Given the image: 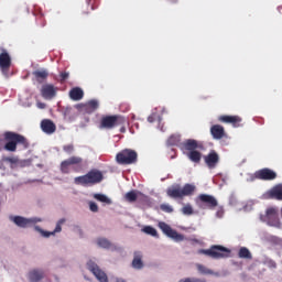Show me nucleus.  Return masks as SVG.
Here are the masks:
<instances>
[{"label":"nucleus","instance_id":"obj_1","mask_svg":"<svg viewBox=\"0 0 282 282\" xmlns=\"http://www.w3.org/2000/svg\"><path fill=\"white\" fill-rule=\"evenodd\" d=\"M4 141L7 142L3 147L4 151L10 153H17V147H22L23 150L30 149V142L28 139L17 132L7 131L3 134Z\"/></svg>","mask_w":282,"mask_h":282},{"label":"nucleus","instance_id":"obj_2","mask_svg":"<svg viewBox=\"0 0 282 282\" xmlns=\"http://www.w3.org/2000/svg\"><path fill=\"white\" fill-rule=\"evenodd\" d=\"M105 180L102 172L97 169L90 170L88 173L82 176H77L74 178L75 184L80 186H96V184H100Z\"/></svg>","mask_w":282,"mask_h":282},{"label":"nucleus","instance_id":"obj_3","mask_svg":"<svg viewBox=\"0 0 282 282\" xmlns=\"http://www.w3.org/2000/svg\"><path fill=\"white\" fill-rule=\"evenodd\" d=\"M83 169H85V164L83 163V158L80 156H70L62 161L59 165L61 173L64 175H69L72 171H74V173H80Z\"/></svg>","mask_w":282,"mask_h":282},{"label":"nucleus","instance_id":"obj_4","mask_svg":"<svg viewBox=\"0 0 282 282\" xmlns=\"http://www.w3.org/2000/svg\"><path fill=\"white\" fill-rule=\"evenodd\" d=\"M198 254H206V257L212 259H228L230 257V249L221 245H214L209 249L198 250Z\"/></svg>","mask_w":282,"mask_h":282},{"label":"nucleus","instance_id":"obj_5","mask_svg":"<svg viewBox=\"0 0 282 282\" xmlns=\"http://www.w3.org/2000/svg\"><path fill=\"white\" fill-rule=\"evenodd\" d=\"M193 193H195V185L188 183L185 184L183 188L174 186L166 191L167 196L172 197V199H182L183 197H188V195H192Z\"/></svg>","mask_w":282,"mask_h":282},{"label":"nucleus","instance_id":"obj_6","mask_svg":"<svg viewBox=\"0 0 282 282\" xmlns=\"http://www.w3.org/2000/svg\"><path fill=\"white\" fill-rule=\"evenodd\" d=\"M261 221L273 228H281V219L279 218V209L276 207H268L265 214L260 215Z\"/></svg>","mask_w":282,"mask_h":282},{"label":"nucleus","instance_id":"obj_7","mask_svg":"<svg viewBox=\"0 0 282 282\" xmlns=\"http://www.w3.org/2000/svg\"><path fill=\"white\" fill-rule=\"evenodd\" d=\"M127 119L120 115L104 116L101 117L99 128L101 129H115V127H121L126 124Z\"/></svg>","mask_w":282,"mask_h":282},{"label":"nucleus","instance_id":"obj_8","mask_svg":"<svg viewBox=\"0 0 282 282\" xmlns=\"http://www.w3.org/2000/svg\"><path fill=\"white\" fill-rule=\"evenodd\" d=\"M116 162L117 164H121L124 166L129 164H135V162H138V152L131 149H124L117 153Z\"/></svg>","mask_w":282,"mask_h":282},{"label":"nucleus","instance_id":"obj_9","mask_svg":"<svg viewBox=\"0 0 282 282\" xmlns=\"http://www.w3.org/2000/svg\"><path fill=\"white\" fill-rule=\"evenodd\" d=\"M196 204L203 210H215L219 206V202L210 194H199L196 198Z\"/></svg>","mask_w":282,"mask_h":282},{"label":"nucleus","instance_id":"obj_10","mask_svg":"<svg viewBox=\"0 0 282 282\" xmlns=\"http://www.w3.org/2000/svg\"><path fill=\"white\" fill-rule=\"evenodd\" d=\"M159 228L162 230L163 235L174 239V241H184V236L175 231L169 224L161 221L159 223Z\"/></svg>","mask_w":282,"mask_h":282},{"label":"nucleus","instance_id":"obj_11","mask_svg":"<svg viewBox=\"0 0 282 282\" xmlns=\"http://www.w3.org/2000/svg\"><path fill=\"white\" fill-rule=\"evenodd\" d=\"M10 219L19 228H30L31 226H34V224L41 221V219L37 218H25L23 216H11Z\"/></svg>","mask_w":282,"mask_h":282},{"label":"nucleus","instance_id":"obj_12","mask_svg":"<svg viewBox=\"0 0 282 282\" xmlns=\"http://www.w3.org/2000/svg\"><path fill=\"white\" fill-rule=\"evenodd\" d=\"M87 268L88 270L96 276V279L100 282H109V278L107 276V273L96 264L94 261H88L87 262Z\"/></svg>","mask_w":282,"mask_h":282},{"label":"nucleus","instance_id":"obj_13","mask_svg":"<svg viewBox=\"0 0 282 282\" xmlns=\"http://www.w3.org/2000/svg\"><path fill=\"white\" fill-rule=\"evenodd\" d=\"M254 177L256 180H261L262 182H272L273 180H276L278 175L273 170L264 167L256 171Z\"/></svg>","mask_w":282,"mask_h":282},{"label":"nucleus","instance_id":"obj_14","mask_svg":"<svg viewBox=\"0 0 282 282\" xmlns=\"http://www.w3.org/2000/svg\"><path fill=\"white\" fill-rule=\"evenodd\" d=\"M56 87L52 84L43 85L41 88V96L44 98V100H52L53 98H56Z\"/></svg>","mask_w":282,"mask_h":282},{"label":"nucleus","instance_id":"obj_15","mask_svg":"<svg viewBox=\"0 0 282 282\" xmlns=\"http://www.w3.org/2000/svg\"><path fill=\"white\" fill-rule=\"evenodd\" d=\"M218 120L219 122H225V124H232V127L238 128L241 127L243 119L239 116L223 115L218 117Z\"/></svg>","mask_w":282,"mask_h":282},{"label":"nucleus","instance_id":"obj_16","mask_svg":"<svg viewBox=\"0 0 282 282\" xmlns=\"http://www.w3.org/2000/svg\"><path fill=\"white\" fill-rule=\"evenodd\" d=\"M180 149L183 152L188 151V153H191L192 151H197V149H199V143L197 142V140L187 139L180 144Z\"/></svg>","mask_w":282,"mask_h":282},{"label":"nucleus","instance_id":"obj_17","mask_svg":"<svg viewBox=\"0 0 282 282\" xmlns=\"http://www.w3.org/2000/svg\"><path fill=\"white\" fill-rule=\"evenodd\" d=\"M76 108L86 111V113H94L98 109V100L91 99L87 104L77 105Z\"/></svg>","mask_w":282,"mask_h":282},{"label":"nucleus","instance_id":"obj_18","mask_svg":"<svg viewBox=\"0 0 282 282\" xmlns=\"http://www.w3.org/2000/svg\"><path fill=\"white\" fill-rule=\"evenodd\" d=\"M210 134L214 140H221L226 138V130L221 124H214L210 127Z\"/></svg>","mask_w":282,"mask_h":282},{"label":"nucleus","instance_id":"obj_19","mask_svg":"<svg viewBox=\"0 0 282 282\" xmlns=\"http://www.w3.org/2000/svg\"><path fill=\"white\" fill-rule=\"evenodd\" d=\"M205 164H207L208 169H215V166L219 164V154H217L215 150L210 151L205 156Z\"/></svg>","mask_w":282,"mask_h":282},{"label":"nucleus","instance_id":"obj_20","mask_svg":"<svg viewBox=\"0 0 282 282\" xmlns=\"http://www.w3.org/2000/svg\"><path fill=\"white\" fill-rule=\"evenodd\" d=\"M41 129L44 133L52 135V133L56 132V124L50 119H43L41 121Z\"/></svg>","mask_w":282,"mask_h":282},{"label":"nucleus","instance_id":"obj_21","mask_svg":"<svg viewBox=\"0 0 282 282\" xmlns=\"http://www.w3.org/2000/svg\"><path fill=\"white\" fill-rule=\"evenodd\" d=\"M28 279L30 282H40L45 279V271L41 269H33L29 272Z\"/></svg>","mask_w":282,"mask_h":282},{"label":"nucleus","instance_id":"obj_22","mask_svg":"<svg viewBox=\"0 0 282 282\" xmlns=\"http://www.w3.org/2000/svg\"><path fill=\"white\" fill-rule=\"evenodd\" d=\"M33 76H34L36 83L42 85V83L47 80V78L50 76V72H47V69H45V68L37 69V70L33 72Z\"/></svg>","mask_w":282,"mask_h":282},{"label":"nucleus","instance_id":"obj_23","mask_svg":"<svg viewBox=\"0 0 282 282\" xmlns=\"http://www.w3.org/2000/svg\"><path fill=\"white\" fill-rule=\"evenodd\" d=\"M10 65H12V59L10 58V54L1 53L0 54V69H2V72H7L8 69H10Z\"/></svg>","mask_w":282,"mask_h":282},{"label":"nucleus","instance_id":"obj_24","mask_svg":"<svg viewBox=\"0 0 282 282\" xmlns=\"http://www.w3.org/2000/svg\"><path fill=\"white\" fill-rule=\"evenodd\" d=\"M68 96L70 100H75V101L83 100V98L85 97V91H83V88L80 87H74L69 90Z\"/></svg>","mask_w":282,"mask_h":282},{"label":"nucleus","instance_id":"obj_25","mask_svg":"<svg viewBox=\"0 0 282 282\" xmlns=\"http://www.w3.org/2000/svg\"><path fill=\"white\" fill-rule=\"evenodd\" d=\"M63 224H65V219H59L58 223L56 224L54 231L52 232L43 231L41 230V228H39V226L35 227V230H39V232H42L43 237H52V235H54L55 232H61V230H63V228L61 227L63 226Z\"/></svg>","mask_w":282,"mask_h":282},{"label":"nucleus","instance_id":"obj_26","mask_svg":"<svg viewBox=\"0 0 282 282\" xmlns=\"http://www.w3.org/2000/svg\"><path fill=\"white\" fill-rule=\"evenodd\" d=\"M132 268H134V270H142V268H144V262L142 261V253L140 251L134 252Z\"/></svg>","mask_w":282,"mask_h":282},{"label":"nucleus","instance_id":"obj_27","mask_svg":"<svg viewBox=\"0 0 282 282\" xmlns=\"http://www.w3.org/2000/svg\"><path fill=\"white\" fill-rule=\"evenodd\" d=\"M269 197L271 199H278V202H282V185H276L274 186L270 192H269Z\"/></svg>","mask_w":282,"mask_h":282},{"label":"nucleus","instance_id":"obj_28","mask_svg":"<svg viewBox=\"0 0 282 282\" xmlns=\"http://www.w3.org/2000/svg\"><path fill=\"white\" fill-rule=\"evenodd\" d=\"M167 147H178L182 144V135L180 134H172L169 137L166 141Z\"/></svg>","mask_w":282,"mask_h":282},{"label":"nucleus","instance_id":"obj_29","mask_svg":"<svg viewBox=\"0 0 282 282\" xmlns=\"http://www.w3.org/2000/svg\"><path fill=\"white\" fill-rule=\"evenodd\" d=\"M187 158L188 160H191V162H194L195 164H199L202 162V152L194 150L187 153Z\"/></svg>","mask_w":282,"mask_h":282},{"label":"nucleus","instance_id":"obj_30","mask_svg":"<svg viewBox=\"0 0 282 282\" xmlns=\"http://www.w3.org/2000/svg\"><path fill=\"white\" fill-rule=\"evenodd\" d=\"M197 271L199 272V274H210L214 276H219V273H215L213 270L206 268V265L197 263L196 264Z\"/></svg>","mask_w":282,"mask_h":282},{"label":"nucleus","instance_id":"obj_31","mask_svg":"<svg viewBox=\"0 0 282 282\" xmlns=\"http://www.w3.org/2000/svg\"><path fill=\"white\" fill-rule=\"evenodd\" d=\"M238 257L239 259H252V253L248 248L242 247L239 249Z\"/></svg>","mask_w":282,"mask_h":282},{"label":"nucleus","instance_id":"obj_32","mask_svg":"<svg viewBox=\"0 0 282 282\" xmlns=\"http://www.w3.org/2000/svg\"><path fill=\"white\" fill-rule=\"evenodd\" d=\"M142 232H144L145 235H150L151 237H156V239L160 237V235L158 234V230L152 226L143 227Z\"/></svg>","mask_w":282,"mask_h":282},{"label":"nucleus","instance_id":"obj_33","mask_svg":"<svg viewBox=\"0 0 282 282\" xmlns=\"http://www.w3.org/2000/svg\"><path fill=\"white\" fill-rule=\"evenodd\" d=\"M124 199L130 204L138 200V193L135 191H130L124 195Z\"/></svg>","mask_w":282,"mask_h":282},{"label":"nucleus","instance_id":"obj_34","mask_svg":"<svg viewBox=\"0 0 282 282\" xmlns=\"http://www.w3.org/2000/svg\"><path fill=\"white\" fill-rule=\"evenodd\" d=\"M94 199H97V202H101L102 204H111V200L105 194H94Z\"/></svg>","mask_w":282,"mask_h":282},{"label":"nucleus","instance_id":"obj_35","mask_svg":"<svg viewBox=\"0 0 282 282\" xmlns=\"http://www.w3.org/2000/svg\"><path fill=\"white\" fill-rule=\"evenodd\" d=\"M181 212L183 215H187V216L193 215V213H194L193 205L186 204L185 206L182 207Z\"/></svg>","mask_w":282,"mask_h":282},{"label":"nucleus","instance_id":"obj_36","mask_svg":"<svg viewBox=\"0 0 282 282\" xmlns=\"http://www.w3.org/2000/svg\"><path fill=\"white\" fill-rule=\"evenodd\" d=\"M97 243L100 248H111V242H109V240L105 239V238H99L97 240Z\"/></svg>","mask_w":282,"mask_h":282},{"label":"nucleus","instance_id":"obj_37","mask_svg":"<svg viewBox=\"0 0 282 282\" xmlns=\"http://www.w3.org/2000/svg\"><path fill=\"white\" fill-rule=\"evenodd\" d=\"M2 162H8L9 164H19V158H17V156H3Z\"/></svg>","mask_w":282,"mask_h":282},{"label":"nucleus","instance_id":"obj_38","mask_svg":"<svg viewBox=\"0 0 282 282\" xmlns=\"http://www.w3.org/2000/svg\"><path fill=\"white\" fill-rule=\"evenodd\" d=\"M160 208L163 213H173V207L169 204H161Z\"/></svg>","mask_w":282,"mask_h":282},{"label":"nucleus","instance_id":"obj_39","mask_svg":"<svg viewBox=\"0 0 282 282\" xmlns=\"http://www.w3.org/2000/svg\"><path fill=\"white\" fill-rule=\"evenodd\" d=\"M63 151H65V153H68V154L74 153V144L64 145Z\"/></svg>","mask_w":282,"mask_h":282},{"label":"nucleus","instance_id":"obj_40","mask_svg":"<svg viewBox=\"0 0 282 282\" xmlns=\"http://www.w3.org/2000/svg\"><path fill=\"white\" fill-rule=\"evenodd\" d=\"M59 77H61L59 82H61V83H65V80H67V78H69V73H67V72H62V73L59 74Z\"/></svg>","mask_w":282,"mask_h":282},{"label":"nucleus","instance_id":"obj_41","mask_svg":"<svg viewBox=\"0 0 282 282\" xmlns=\"http://www.w3.org/2000/svg\"><path fill=\"white\" fill-rule=\"evenodd\" d=\"M73 111H74V109L72 107L65 108V110H64L65 118H72Z\"/></svg>","mask_w":282,"mask_h":282},{"label":"nucleus","instance_id":"obj_42","mask_svg":"<svg viewBox=\"0 0 282 282\" xmlns=\"http://www.w3.org/2000/svg\"><path fill=\"white\" fill-rule=\"evenodd\" d=\"M89 209L91 210V213H98V204L90 202Z\"/></svg>","mask_w":282,"mask_h":282},{"label":"nucleus","instance_id":"obj_43","mask_svg":"<svg viewBox=\"0 0 282 282\" xmlns=\"http://www.w3.org/2000/svg\"><path fill=\"white\" fill-rule=\"evenodd\" d=\"M216 217H218L219 219H221V217H224V207H218L217 212H216Z\"/></svg>","mask_w":282,"mask_h":282},{"label":"nucleus","instance_id":"obj_44","mask_svg":"<svg viewBox=\"0 0 282 282\" xmlns=\"http://www.w3.org/2000/svg\"><path fill=\"white\" fill-rule=\"evenodd\" d=\"M267 265L269 268H276V262L274 260H269V261H267Z\"/></svg>","mask_w":282,"mask_h":282},{"label":"nucleus","instance_id":"obj_45","mask_svg":"<svg viewBox=\"0 0 282 282\" xmlns=\"http://www.w3.org/2000/svg\"><path fill=\"white\" fill-rule=\"evenodd\" d=\"M192 282H206V280L204 279H199V278H191Z\"/></svg>","mask_w":282,"mask_h":282},{"label":"nucleus","instance_id":"obj_46","mask_svg":"<svg viewBox=\"0 0 282 282\" xmlns=\"http://www.w3.org/2000/svg\"><path fill=\"white\" fill-rule=\"evenodd\" d=\"M178 282H193L191 278L181 279Z\"/></svg>","mask_w":282,"mask_h":282},{"label":"nucleus","instance_id":"obj_47","mask_svg":"<svg viewBox=\"0 0 282 282\" xmlns=\"http://www.w3.org/2000/svg\"><path fill=\"white\" fill-rule=\"evenodd\" d=\"M148 122H155V118L153 116L148 117Z\"/></svg>","mask_w":282,"mask_h":282},{"label":"nucleus","instance_id":"obj_48","mask_svg":"<svg viewBox=\"0 0 282 282\" xmlns=\"http://www.w3.org/2000/svg\"><path fill=\"white\" fill-rule=\"evenodd\" d=\"M40 109H45V104H39Z\"/></svg>","mask_w":282,"mask_h":282},{"label":"nucleus","instance_id":"obj_49","mask_svg":"<svg viewBox=\"0 0 282 282\" xmlns=\"http://www.w3.org/2000/svg\"><path fill=\"white\" fill-rule=\"evenodd\" d=\"M117 282H126L124 280L122 279H118Z\"/></svg>","mask_w":282,"mask_h":282},{"label":"nucleus","instance_id":"obj_50","mask_svg":"<svg viewBox=\"0 0 282 282\" xmlns=\"http://www.w3.org/2000/svg\"><path fill=\"white\" fill-rule=\"evenodd\" d=\"M197 243V240H194Z\"/></svg>","mask_w":282,"mask_h":282}]
</instances>
